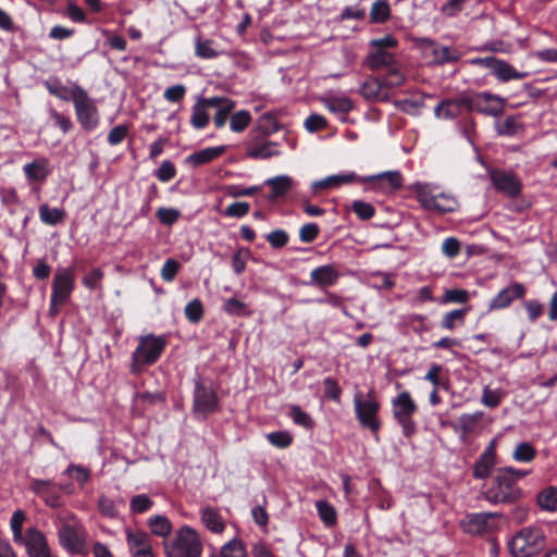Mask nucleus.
<instances>
[{
    "mask_svg": "<svg viewBox=\"0 0 557 557\" xmlns=\"http://www.w3.org/2000/svg\"><path fill=\"white\" fill-rule=\"evenodd\" d=\"M164 550L166 557H201L203 544L195 529L183 525L171 540L164 542Z\"/></svg>",
    "mask_w": 557,
    "mask_h": 557,
    "instance_id": "1",
    "label": "nucleus"
},
{
    "mask_svg": "<svg viewBox=\"0 0 557 557\" xmlns=\"http://www.w3.org/2000/svg\"><path fill=\"white\" fill-rule=\"evenodd\" d=\"M139 344L132 354L131 372L139 374L145 367L156 363L166 347L164 336L149 334L138 338Z\"/></svg>",
    "mask_w": 557,
    "mask_h": 557,
    "instance_id": "2",
    "label": "nucleus"
},
{
    "mask_svg": "<svg viewBox=\"0 0 557 557\" xmlns=\"http://www.w3.org/2000/svg\"><path fill=\"white\" fill-rule=\"evenodd\" d=\"M545 545L544 532L536 527H527L512 536L509 549L513 557H533L539 555Z\"/></svg>",
    "mask_w": 557,
    "mask_h": 557,
    "instance_id": "3",
    "label": "nucleus"
},
{
    "mask_svg": "<svg viewBox=\"0 0 557 557\" xmlns=\"http://www.w3.org/2000/svg\"><path fill=\"white\" fill-rule=\"evenodd\" d=\"M354 406L356 418L362 428L369 429L373 434H377L381 429L379 411L381 404L377 400L373 389H370L366 396L361 392L354 395Z\"/></svg>",
    "mask_w": 557,
    "mask_h": 557,
    "instance_id": "4",
    "label": "nucleus"
},
{
    "mask_svg": "<svg viewBox=\"0 0 557 557\" xmlns=\"http://www.w3.org/2000/svg\"><path fill=\"white\" fill-rule=\"evenodd\" d=\"M485 499L493 504H511L522 496V491L515 484V478L509 471H497L491 486L484 493Z\"/></svg>",
    "mask_w": 557,
    "mask_h": 557,
    "instance_id": "5",
    "label": "nucleus"
},
{
    "mask_svg": "<svg viewBox=\"0 0 557 557\" xmlns=\"http://www.w3.org/2000/svg\"><path fill=\"white\" fill-rule=\"evenodd\" d=\"M75 115L81 127L86 132H92L99 126L100 112L96 100L84 88H77L73 95Z\"/></svg>",
    "mask_w": 557,
    "mask_h": 557,
    "instance_id": "6",
    "label": "nucleus"
},
{
    "mask_svg": "<svg viewBox=\"0 0 557 557\" xmlns=\"http://www.w3.org/2000/svg\"><path fill=\"white\" fill-rule=\"evenodd\" d=\"M58 520L60 521V544L72 554L81 553L85 544L84 531L81 524L73 515H59Z\"/></svg>",
    "mask_w": 557,
    "mask_h": 557,
    "instance_id": "7",
    "label": "nucleus"
},
{
    "mask_svg": "<svg viewBox=\"0 0 557 557\" xmlns=\"http://www.w3.org/2000/svg\"><path fill=\"white\" fill-rule=\"evenodd\" d=\"M394 419L401 425L403 434L406 437L411 436L417 428L413 421V414L418 410V406L410 396L409 392L404 391L397 395L392 401Z\"/></svg>",
    "mask_w": 557,
    "mask_h": 557,
    "instance_id": "8",
    "label": "nucleus"
},
{
    "mask_svg": "<svg viewBox=\"0 0 557 557\" xmlns=\"http://www.w3.org/2000/svg\"><path fill=\"white\" fill-rule=\"evenodd\" d=\"M417 200L424 209L438 213L453 212L457 208V201L454 197L443 193L434 194L426 186L418 188Z\"/></svg>",
    "mask_w": 557,
    "mask_h": 557,
    "instance_id": "9",
    "label": "nucleus"
},
{
    "mask_svg": "<svg viewBox=\"0 0 557 557\" xmlns=\"http://www.w3.org/2000/svg\"><path fill=\"white\" fill-rule=\"evenodd\" d=\"M193 409L199 419H206L209 414L219 410L216 393L200 381L196 382Z\"/></svg>",
    "mask_w": 557,
    "mask_h": 557,
    "instance_id": "10",
    "label": "nucleus"
},
{
    "mask_svg": "<svg viewBox=\"0 0 557 557\" xmlns=\"http://www.w3.org/2000/svg\"><path fill=\"white\" fill-rule=\"evenodd\" d=\"M74 289V274L70 269H59L52 282L51 312L57 313L55 307L64 305Z\"/></svg>",
    "mask_w": 557,
    "mask_h": 557,
    "instance_id": "11",
    "label": "nucleus"
},
{
    "mask_svg": "<svg viewBox=\"0 0 557 557\" xmlns=\"http://www.w3.org/2000/svg\"><path fill=\"white\" fill-rule=\"evenodd\" d=\"M504 110V100L490 92H480L468 96V111H476L483 114L497 116Z\"/></svg>",
    "mask_w": 557,
    "mask_h": 557,
    "instance_id": "12",
    "label": "nucleus"
},
{
    "mask_svg": "<svg viewBox=\"0 0 557 557\" xmlns=\"http://www.w3.org/2000/svg\"><path fill=\"white\" fill-rule=\"evenodd\" d=\"M423 53L433 64L442 65L445 63H454L460 59L458 50L447 46H441L433 40H423Z\"/></svg>",
    "mask_w": 557,
    "mask_h": 557,
    "instance_id": "13",
    "label": "nucleus"
},
{
    "mask_svg": "<svg viewBox=\"0 0 557 557\" xmlns=\"http://www.w3.org/2000/svg\"><path fill=\"white\" fill-rule=\"evenodd\" d=\"M491 180L494 187L510 198H515L520 195L522 189V183L519 177L512 172H506L503 170H494L491 172Z\"/></svg>",
    "mask_w": 557,
    "mask_h": 557,
    "instance_id": "14",
    "label": "nucleus"
},
{
    "mask_svg": "<svg viewBox=\"0 0 557 557\" xmlns=\"http://www.w3.org/2000/svg\"><path fill=\"white\" fill-rule=\"evenodd\" d=\"M18 544L25 546L28 557H52L45 534L35 528L27 529L25 539Z\"/></svg>",
    "mask_w": 557,
    "mask_h": 557,
    "instance_id": "15",
    "label": "nucleus"
},
{
    "mask_svg": "<svg viewBox=\"0 0 557 557\" xmlns=\"http://www.w3.org/2000/svg\"><path fill=\"white\" fill-rule=\"evenodd\" d=\"M527 287L519 282L500 289L498 294L490 301L488 310H500L508 308L516 299H522L525 296Z\"/></svg>",
    "mask_w": 557,
    "mask_h": 557,
    "instance_id": "16",
    "label": "nucleus"
},
{
    "mask_svg": "<svg viewBox=\"0 0 557 557\" xmlns=\"http://www.w3.org/2000/svg\"><path fill=\"white\" fill-rule=\"evenodd\" d=\"M126 542L132 557H154L150 536L146 532L126 529Z\"/></svg>",
    "mask_w": 557,
    "mask_h": 557,
    "instance_id": "17",
    "label": "nucleus"
},
{
    "mask_svg": "<svg viewBox=\"0 0 557 557\" xmlns=\"http://www.w3.org/2000/svg\"><path fill=\"white\" fill-rule=\"evenodd\" d=\"M55 484L49 480H33L30 483V491L37 496L41 497L47 506L57 508L61 506V497L54 490Z\"/></svg>",
    "mask_w": 557,
    "mask_h": 557,
    "instance_id": "18",
    "label": "nucleus"
},
{
    "mask_svg": "<svg viewBox=\"0 0 557 557\" xmlns=\"http://www.w3.org/2000/svg\"><path fill=\"white\" fill-rule=\"evenodd\" d=\"M463 110L468 111V96L443 100L435 108V115L440 119H455Z\"/></svg>",
    "mask_w": 557,
    "mask_h": 557,
    "instance_id": "19",
    "label": "nucleus"
},
{
    "mask_svg": "<svg viewBox=\"0 0 557 557\" xmlns=\"http://www.w3.org/2000/svg\"><path fill=\"white\" fill-rule=\"evenodd\" d=\"M494 517L491 512L471 513L462 522V528L465 532L473 535L483 534L492 529L491 520Z\"/></svg>",
    "mask_w": 557,
    "mask_h": 557,
    "instance_id": "20",
    "label": "nucleus"
},
{
    "mask_svg": "<svg viewBox=\"0 0 557 557\" xmlns=\"http://www.w3.org/2000/svg\"><path fill=\"white\" fill-rule=\"evenodd\" d=\"M364 181L375 183L376 186L384 191H394L400 189L403 186V176L398 171H387L371 175Z\"/></svg>",
    "mask_w": 557,
    "mask_h": 557,
    "instance_id": "21",
    "label": "nucleus"
},
{
    "mask_svg": "<svg viewBox=\"0 0 557 557\" xmlns=\"http://www.w3.org/2000/svg\"><path fill=\"white\" fill-rule=\"evenodd\" d=\"M207 103L210 104V108L216 109V112L213 116L215 127H223L228 119L230 113L235 108V102L232 99L225 97H211L208 98Z\"/></svg>",
    "mask_w": 557,
    "mask_h": 557,
    "instance_id": "22",
    "label": "nucleus"
},
{
    "mask_svg": "<svg viewBox=\"0 0 557 557\" xmlns=\"http://www.w3.org/2000/svg\"><path fill=\"white\" fill-rule=\"evenodd\" d=\"M495 443L492 442L485 448L479 460L473 466V476L475 479H485L490 476L493 467L495 466Z\"/></svg>",
    "mask_w": 557,
    "mask_h": 557,
    "instance_id": "23",
    "label": "nucleus"
},
{
    "mask_svg": "<svg viewBox=\"0 0 557 557\" xmlns=\"http://www.w3.org/2000/svg\"><path fill=\"white\" fill-rule=\"evenodd\" d=\"M225 151H226L225 146L205 148V149H201L199 151H196V152L189 154L185 159V162H186V164H188L193 168H198V166L208 164V163L212 162L213 160L220 158L222 154H224Z\"/></svg>",
    "mask_w": 557,
    "mask_h": 557,
    "instance_id": "24",
    "label": "nucleus"
},
{
    "mask_svg": "<svg viewBox=\"0 0 557 557\" xmlns=\"http://www.w3.org/2000/svg\"><path fill=\"white\" fill-rule=\"evenodd\" d=\"M200 520L206 529L214 534H222L226 528L225 520L218 509L206 506L200 509Z\"/></svg>",
    "mask_w": 557,
    "mask_h": 557,
    "instance_id": "25",
    "label": "nucleus"
},
{
    "mask_svg": "<svg viewBox=\"0 0 557 557\" xmlns=\"http://www.w3.org/2000/svg\"><path fill=\"white\" fill-rule=\"evenodd\" d=\"M310 277L311 282L315 285L332 286L337 282L339 272L334 264H326L313 269Z\"/></svg>",
    "mask_w": 557,
    "mask_h": 557,
    "instance_id": "26",
    "label": "nucleus"
},
{
    "mask_svg": "<svg viewBox=\"0 0 557 557\" xmlns=\"http://www.w3.org/2000/svg\"><path fill=\"white\" fill-rule=\"evenodd\" d=\"M294 180L288 175H278L267 180L265 185L271 188L269 200L275 201L284 197L294 187Z\"/></svg>",
    "mask_w": 557,
    "mask_h": 557,
    "instance_id": "27",
    "label": "nucleus"
},
{
    "mask_svg": "<svg viewBox=\"0 0 557 557\" xmlns=\"http://www.w3.org/2000/svg\"><path fill=\"white\" fill-rule=\"evenodd\" d=\"M209 557H248V552L240 537H233L224 543L219 550L212 552Z\"/></svg>",
    "mask_w": 557,
    "mask_h": 557,
    "instance_id": "28",
    "label": "nucleus"
},
{
    "mask_svg": "<svg viewBox=\"0 0 557 557\" xmlns=\"http://www.w3.org/2000/svg\"><path fill=\"white\" fill-rule=\"evenodd\" d=\"M25 176L30 182H44L50 173L49 160L45 157L38 158L23 166Z\"/></svg>",
    "mask_w": 557,
    "mask_h": 557,
    "instance_id": "29",
    "label": "nucleus"
},
{
    "mask_svg": "<svg viewBox=\"0 0 557 557\" xmlns=\"http://www.w3.org/2000/svg\"><path fill=\"white\" fill-rule=\"evenodd\" d=\"M396 64V59L388 50L373 48V51L367 58V65L371 70H380Z\"/></svg>",
    "mask_w": 557,
    "mask_h": 557,
    "instance_id": "30",
    "label": "nucleus"
},
{
    "mask_svg": "<svg viewBox=\"0 0 557 557\" xmlns=\"http://www.w3.org/2000/svg\"><path fill=\"white\" fill-rule=\"evenodd\" d=\"M207 101L208 98H199L193 107L190 124L196 129H202L209 124L210 115L208 108H210V104Z\"/></svg>",
    "mask_w": 557,
    "mask_h": 557,
    "instance_id": "31",
    "label": "nucleus"
},
{
    "mask_svg": "<svg viewBox=\"0 0 557 557\" xmlns=\"http://www.w3.org/2000/svg\"><path fill=\"white\" fill-rule=\"evenodd\" d=\"M278 145L274 141L251 144L247 149V157L251 159H268L280 154Z\"/></svg>",
    "mask_w": 557,
    "mask_h": 557,
    "instance_id": "32",
    "label": "nucleus"
},
{
    "mask_svg": "<svg viewBox=\"0 0 557 557\" xmlns=\"http://www.w3.org/2000/svg\"><path fill=\"white\" fill-rule=\"evenodd\" d=\"M384 85L381 79L369 77L360 87V94L368 100H384L387 95L383 91Z\"/></svg>",
    "mask_w": 557,
    "mask_h": 557,
    "instance_id": "33",
    "label": "nucleus"
},
{
    "mask_svg": "<svg viewBox=\"0 0 557 557\" xmlns=\"http://www.w3.org/2000/svg\"><path fill=\"white\" fill-rule=\"evenodd\" d=\"M45 87L52 96L63 100V101H73V95L75 94L77 88H83L79 85H74L69 88L63 85L58 78L48 79L45 82Z\"/></svg>",
    "mask_w": 557,
    "mask_h": 557,
    "instance_id": "34",
    "label": "nucleus"
},
{
    "mask_svg": "<svg viewBox=\"0 0 557 557\" xmlns=\"http://www.w3.org/2000/svg\"><path fill=\"white\" fill-rule=\"evenodd\" d=\"M358 180L357 175L354 172L346 173V174H337V175H331L326 178L315 182L313 184L314 188H333L338 187L341 185H346L354 183Z\"/></svg>",
    "mask_w": 557,
    "mask_h": 557,
    "instance_id": "35",
    "label": "nucleus"
},
{
    "mask_svg": "<svg viewBox=\"0 0 557 557\" xmlns=\"http://www.w3.org/2000/svg\"><path fill=\"white\" fill-rule=\"evenodd\" d=\"M493 75L502 82H508L511 79H523L528 74L517 71L506 61L498 60Z\"/></svg>",
    "mask_w": 557,
    "mask_h": 557,
    "instance_id": "36",
    "label": "nucleus"
},
{
    "mask_svg": "<svg viewBox=\"0 0 557 557\" xmlns=\"http://www.w3.org/2000/svg\"><path fill=\"white\" fill-rule=\"evenodd\" d=\"M148 527L152 534L160 537H166L172 531L171 521L165 516L161 515L149 518Z\"/></svg>",
    "mask_w": 557,
    "mask_h": 557,
    "instance_id": "37",
    "label": "nucleus"
},
{
    "mask_svg": "<svg viewBox=\"0 0 557 557\" xmlns=\"http://www.w3.org/2000/svg\"><path fill=\"white\" fill-rule=\"evenodd\" d=\"M223 309L227 314L235 317H250L252 314L249 306L235 297L227 298L223 304Z\"/></svg>",
    "mask_w": 557,
    "mask_h": 557,
    "instance_id": "38",
    "label": "nucleus"
},
{
    "mask_svg": "<svg viewBox=\"0 0 557 557\" xmlns=\"http://www.w3.org/2000/svg\"><path fill=\"white\" fill-rule=\"evenodd\" d=\"M40 220L48 225H55L63 222L65 219V211L59 208H50L48 205L39 207Z\"/></svg>",
    "mask_w": 557,
    "mask_h": 557,
    "instance_id": "39",
    "label": "nucleus"
},
{
    "mask_svg": "<svg viewBox=\"0 0 557 557\" xmlns=\"http://www.w3.org/2000/svg\"><path fill=\"white\" fill-rule=\"evenodd\" d=\"M315 507L320 519L326 527H333L336 524L337 515L335 508L326 500H318Z\"/></svg>",
    "mask_w": 557,
    "mask_h": 557,
    "instance_id": "40",
    "label": "nucleus"
},
{
    "mask_svg": "<svg viewBox=\"0 0 557 557\" xmlns=\"http://www.w3.org/2000/svg\"><path fill=\"white\" fill-rule=\"evenodd\" d=\"M537 504L548 511H557V487L550 486L537 495Z\"/></svg>",
    "mask_w": 557,
    "mask_h": 557,
    "instance_id": "41",
    "label": "nucleus"
},
{
    "mask_svg": "<svg viewBox=\"0 0 557 557\" xmlns=\"http://www.w3.org/2000/svg\"><path fill=\"white\" fill-rule=\"evenodd\" d=\"M195 54L200 59H213L220 55L211 39L202 40L200 37L195 42Z\"/></svg>",
    "mask_w": 557,
    "mask_h": 557,
    "instance_id": "42",
    "label": "nucleus"
},
{
    "mask_svg": "<svg viewBox=\"0 0 557 557\" xmlns=\"http://www.w3.org/2000/svg\"><path fill=\"white\" fill-rule=\"evenodd\" d=\"M322 101L330 111L335 113H347L352 109V102L347 97H329Z\"/></svg>",
    "mask_w": 557,
    "mask_h": 557,
    "instance_id": "43",
    "label": "nucleus"
},
{
    "mask_svg": "<svg viewBox=\"0 0 557 557\" xmlns=\"http://www.w3.org/2000/svg\"><path fill=\"white\" fill-rule=\"evenodd\" d=\"M288 416L292 418L295 424L300 425L307 430L312 429L314 422L311 416L304 411L298 405H290Z\"/></svg>",
    "mask_w": 557,
    "mask_h": 557,
    "instance_id": "44",
    "label": "nucleus"
},
{
    "mask_svg": "<svg viewBox=\"0 0 557 557\" xmlns=\"http://www.w3.org/2000/svg\"><path fill=\"white\" fill-rule=\"evenodd\" d=\"M496 131L503 136H512L522 131V125L516 116H507L496 124Z\"/></svg>",
    "mask_w": 557,
    "mask_h": 557,
    "instance_id": "45",
    "label": "nucleus"
},
{
    "mask_svg": "<svg viewBox=\"0 0 557 557\" xmlns=\"http://www.w3.org/2000/svg\"><path fill=\"white\" fill-rule=\"evenodd\" d=\"M468 309H456L443 317L441 326L445 330H454L457 325H462L467 315Z\"/></svg>",
    "mask_w": 557,
    "mask_h": 557,
    "instance_id": "46",
    "label": "nucleus"
},
{
    "mask_svg": "<svg viewBox=\"0 0 557 557\" xmlns=\"http://www.w3.org/2000/svg\"><path fill=\"white\" fill-rule=\"evenodd\" d=\"M26 520V515L23 510L18 509L13 512L10 527L13 533V540L16 544H18L21 541L25 539V535H23V524Z\"/></svg>",
    "mask_w": 557,
    "mask_h": 557,
    "instance_id": "47",
    "label": "nucleus"
},
{
    "mask_svg": "<svg viewBox=\"0 0 557 557\" xmlns=\"http://www.w3.org/2000/svg\"><path fill=\"white\" fill-rule=\"evenodd\" d=\"M153 506V502L146 494H138L131 498L129 509L132 513H144Z\"/></svg>",
    "mask_w": 557,
    "mask_h": 557,
    "instance_id": "48",
    "label": "nucleus"
},
{
    "mask_svg": "<svg viewBox=\"0 0 557 557\" xmlns=\"http://www.w3.org/2000/svg\"><path fill=\"white\" fill-rule=\"evenodd\" d=\"M251 122V115L248 111L242 110L231 116L230 126L235 133L243 132Z\"/></svg>",
    "mask_w": 557,
    "mask_h": 557,
    "instance_id": "49",
    "label": "nucleus"
},
{
    "mask_svg": "<svg viewBox=\"0 0 557 557\" xmlns=\"http://www.w3.org/2000/svg\"><path fill=\"white\" fill-rule=\"evenodd\" d=\"M536 451L534 447L527 442L517 445L513 451V459L522 462H530L535 458Z\"/></svg>",
    "mask_w": 557,
    "mask_h": 557,
    "instance_id": "50",
    "label": "nucleus"
},
{
    "mask_svg": "<svg viewBox=\"0 0 557 557\" xmlns=\"http://www.w3.org/2000/svg\"><path fill=\"white\" fill-rule=\"evenodd\" d=\"M391 14V9L387 2L385 1H376L373 3L370 16L371 21L374 23H383L385 22Z\"/></svg>",
    "mask_w": 557,
    "mask_h": 557,
    "instance_id": "51",
    "label": "nucleus"
},
{
    "mask_svg": "<svg viewBox=\"0 0 557 557\" xmlns=\"http://www.w3.org/2000/svg\"><path fill=\"white\" fill-rule=\"evenodd\" d=\"M324 397L336 403L341 401L342 388L336 379L327 376L323 380Z\"/></svg>",
    "mask_w": 557,
    "mask_h": 557,
    "instance_id": "52",
    "label": "nucleus"
},
{
    "mask_svg": "<svg viewBox=\"0 0 557 557\" xmlns=\"http://www.w3.org/2000/svg\"><path fill=\"white\" fill-rule=\"evenodd\" d=\"M269 443L278 448H286L293 442V435L288 431H277L267 434Z\"/></svg>",
    "mask_w": 557,
    "mask_h": 557,
    "instance_id": "53",
    "label": "nucleus"
},
{
    "mask_svg": "<svg viewBox=\"0 0 557 557\" xmlns=\"http://www.w3.org/2000/svg\"><path fill=\"white\" fill-rule=\"evenodd\" d=\"M185 315L186 318L193 322H199L203 317V307L199 299H193L185 307Z\"/></svg>",
    "mask_w": 557,
    "mask_h": 557,
    "instance_id": "54",
    "label": "nucleus"
},
{
    "mask_svg": "<svg viewBox=\"0 0 557 557\" xmlns=\"http://www.w3.org/2000/svg\"><path fill=\"white\" fill-rule=\"evenodd\" d=\"M351 210L361 220H369L375 213L374 207L370 202H366L362 200L352 201Z\"/></svg>",
    "mask_w": 557,
    "mask_h": 557,
    "instance_id": "55",
    "label": "nucleus"
},
{
    "mask_svg": "<svg viewBox=\"0 0 557 557\" xmlns=\"http://www.w3.org/2000/svg\"><path fill=\"white\" fill-rule=\"evenodd\" d=\"M405 76L400 70L395 65L389 66V71L382 81L384 87L393 88L403 85Z\"/></svg>",
    "mask_w": 557,
    "mask_h": 557,
    "instance_id": "56",
    "label": "nucleus"
},
{
    "mask_svg": "<svg viewBox=\"0 0 557 557\" xmlns=\"http://www.w3.org/2000/svg\"><path fill=\"white\" fill-rule=\"evenodd\" d=\"M250 206L248 202H233L224 210V215L228 218H243L248 214Z\"/></svg>",
    "mask_w": 557,
    "mask_h": 557,
    "instance_id": "57",
    "label": "nucleus"
},
{
    "mask_svg": "<svg viewBox=\"0 0 557 557\" xmlns=\"http://www.w3.org/2000/svg\"><path fill=\"white\" fill-rule=\"evenodd\" d=\"M175 165L169 160H164L156 171L157 178L163 183L171 181L172 178L175 177Z\"/></svg>",
    "mask_w": 557,
    "mask_h": 557,
    "instance_id": "58",
    "label": "nucleus"
},
{
    "mask_svg": "<svg viewBox=\"0 0 557 557\" xmlns=\"http://www.w3.org/2000/svg\"><path fill=\"white\" fill-rule=\"evenodd\" d=\"M503 393L499 389H491L487 386L483 391L482 404L490 408L497 407L502 401Z\"/></svg>",
    "mask_w": 557,
    "mask_h": 557,
    "instance_id": "59",
    "label": "nucleus"
},
{
    "mask_svg": "<svg viewBox=\"0 0 557 557\" xmlns=\"http://www.w3.org/2000/svg\"><path fill=\"white\" fill-rule=\"evenodd\" d=\"M320 228L315 223H307L299 231V238L302 243L310 244L315 240Z\"/></svg>",
    "mask_w": 557,
    "mask_h": 557,
    "instance_id": "60",
    "label": "nucleus"
},
{
    "mask_svg": "<svg viewBox=\"0 0 557 557\" xmlns=\"http://www.w3.org/2000/svg\"><path fill=\"white\" fill-rule=\"evenodd\" d=\"M103 271L99 268L92 269L88 274L83 277V284L89 289H96L101 286L103 278Z\"/></svg>",
    "mask_w": 557,
    "mask_h": 557,
    "instance_id": "61",
    "label": "nucleus"
},
{
    "mask_svg": "<svg viewBox=\"0 0 557 557\" xmlns=\"http://www.w3.org/2000/svg\"><path fill=\"white\" fill-rule=\"evenodd\" d=\"M180 268L181 264L175 259H168L161 269V277L165 282H172L175 278Z\"/></svg>",
    "mask_w": 557,
    "mask_h": 557,
    "instance_id": "62",
    "label": "nucleus"
},
{
    "mask_svg": "<svg viewBox=\"0 0 557 557\" xmlns=\"http://www.w3.org/2000/svg\"><path fill=\"white\" fill-rule=\"evenodd\" d=\"M98 508L99 511L108 518H115L117 516L115 503L107 496L99 497Z\"/></svg>",
    "mask_w": 557,
    "mask_h": 557,
    "instance_id": "63",
    "label": "nucleus"
},
{
    "mask_svg": "<svg viewBox=\"0 0 557 557\" xmlns=\"http://www.w3.org/2000/svg\"><path fill=\"white\" fill-rule=\"evenodd\" d=\"M185 94L186 87L182 84H177L166 88L163 97L169 102H178L185 97Z\"/></svg>",
    "mask_w": 557,
    "mask_h": 557,
    "instance_id": "64",
    "label": "nucleus"
}]
</instances>
